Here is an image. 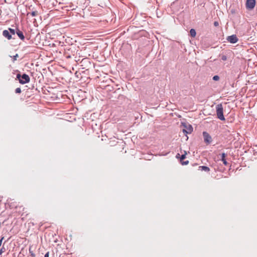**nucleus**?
<instances>
[{
  "mask_svg": "<svg viewBox=\"0 0 257 257\" xmlns=\"http://www.w3.org/2000/svg\"><path fill=\"white\" fill-rule=\"evenodd\" d=\"M17 79L19 81V82L22 84H24L29 83L30 81V77L28 75L24 73L21 75L20 73L17 74Z\"/></svg>",
  "mask_w": 257,
  "mask_h": 257,
  "instance_id": "f257e3e1",
  "label": "nucleus"
},
{
  "mask_svg": "<svg viewBox=\"0 0 257 257\" xmlns=\"http://www.w3.org/2000/svg\"><path fill=\"white\" fill-rule=\"evenodd\" d=\"M216 111L217 118L221 120H225L223 115V108L222 104H218L216 106Z\"/></svg>",
  "mask_w": 257,
  "mask_h": 257,
  "instance_id": "f03ea898",
  "label": "nucleus"
},
{
  "mask_svg": "<svg viewBox=\"0 0 257 257\" xmlns=\"http://www.w3.org/2000/svg\"><path fill=\"white\" fill-rule=\"evenodd\" d=\"M184 126L183 132L184 134H190L193 131V127L191 124H187L185 123H182Z\"/></svg>",
  "mask_w": 257,
  "mask_h": 257,
  "instance_id": "7ed1b4c3",
  "label": "nucleus"
},
{
  "mask_svg": "<svg viewBox=\"0 0 257 257\" xmlns=\"http://www.w3.org/2000/svg\"><path fill=\"white\" fill-rule=\"evenodd\" d=\"M203 136L204 138V141L205 143L209 144L212 142V138L210 135L206 132H203Z\"/></svg>",
  "mask_w": 257,
  "mask_h": 257,
  "instance_id": "20e7f679",
  "label": "nucleus"
},
{
  "mask_svg": "<svg viewBox=\"0 0 257 257\" xmlns=\"http://www.w3.org/2000/svg\"><path fill=\"white\" fill-rule=\"evenodd\" d=\"M255 5V0H247L246 3V7L247 9L251 10L253 9Z\"/></svg>",
  "mask_w": 257,
  "mask_h": 257,
  "instance_id": "39448f33",
  "label": "nucleus"
},
{
  "mask_svg": "<svg viewBox=\"0 0 257 257\" xmlns=\"http://www.w3.org/2000/svg\"><path fill=\"white\" fill-rule=\"evenodd\" d=\"M226 39L228 42L232 44L236 43L238 40L235 35L228 36Z\"/></svg>",
  "mask_w": 257,
  "mask_h": 257,
  "instance_id": "423d86ee",
  "label": "nucleus"
},
{
  "mask_svg": "<svg viewBox=\"0 0 257 257\" xmlns=\"http://www.w3.org/2000/svg\"><path fill=\"white\" fill-rule=\"evenodd\" d=\"M3 35L5 37L7 38L8 40H11V39H12V35L10 34V32H9L8 30H5L3 31Z\"/></svg>",
  "mask_w": 257,
  "mask_h": 257,
  "instance_id": "0eeeda50",
  "label": "nucleus"
},
{
  "mask_svg": "<svg viewBox=\"0 0 257 257\" xmlns=\"http://www.w3.org/2000/svg\"><path fill=\"white\" fill-rule=\"evenodd\" d=\"M16 34L22 40H24L25 39V36L23 34V33L19 29H17L16 31Z\"/></svg>",
  "mask_w": 257,
  "mask_h": 257,
  "instance_id": "6e6552de",
  "label": "nucleus"
},
{
  "mask_svg": "<svg viewBox=\"0 0 257 257\" xmlns=\"http://www.w3.org/2000/svg\"><path fill=\"white\" fill-rule=\"evenodd\" d=\"M221 161L223 162V163L224 165L227 166L228 165V163L225 159V157L226 156V154L224 153H223L221 154Z\"/></svg>",
  "mask_w": 257,
  "mask_h": 257,
  "instance_id": "1a4fd4ad",
  "label": "nucleus"
},
{
  "mask_svg": "<svg viewBox=\"0 0 257 257\" xmlns=\"http://www.w3.org/2000/svg\"><path fill=\"white\" fill-rule=\"evenodd\" d=\"M199 170H201V171H204L205 172H209L210 171L209 168L207 166H199Z\"/></svg>",
  "mask_w": 257,
  "mask_h": 257,
  "instance_id": "9d476101",
  "label": "nucleus"
},
{
  "mask_svg": "<svg viewBox=\"0 0 257 257\" xmlns=\"http://www.w3.org/2000/svg\"><path fill=\"white\" fill-rule=\"evenodd\" d=\"M196 31L195 29H191L190 30V35L192 37H195V36H196Z\"/></svg>",
  "mask_w": 257,
  "mask_h": 257,
  "instance_id": "9b49d317",
  "label": "nucleus"
},
{
  "mask_svg": "<svg viewBox=\"0 0 257 257\" xmlns=\"http://www.w3.org/2000/svg\"><path fill=\"white\" fill-rule=\"evenodd\" d=\"M31 15L32 17H36L38 15V13L37 11H33L32 13H28L27 15Z\"/></svg>",
  "mask_w": 257,
  "mask_h": 257,
  "instance_id": "f8f14e48",
  "label": "nucleus"
},
{
  "mask_svg": "<svg viewBox=\"0 0 257 257\" xmlns=\"http://www.w3.org/2000/svg\"><path fill=\"white\" fill-rule=\"evenodd\" d=\"M7 241H5L4 243L3 247L0 249V255L4 252L6 251V248L4 247V244L6 243Z\"/></svg>",
  "mask_w": 257,
  "mask_h": 257,
  "instance_id": "ddd939ff",
  "label": "nucleus"
},
{
  "mask_svg": "<svg viewBox=\"0 0 257 257\" xmlns=\"http://www.w3.org/2000/svg\"><path fill=\"white\" fill-rule=\"evenodd\" d=\"M9 32H10V34L11 35H15V33H16L15 30L12 29V28H9Z\"/></svg>",
  "mask_w": 257,
  "mask_h": 257,
  "instance_id": "4468645a",
  "label": "nucleus"
},
{
  "mask_svg": "<svg viewBox=\"0 0 257 257\" xmlns=\"http://www.w3.org/2000/svg\"><path fill=\"white\" fill-rule=\"evenodd\" d=\"M187 153L186 152H185L184 154H182L180 157V161H182V160H184L186 158V155Z\"/></svg>",
  "mask_w": 257,
  "mask_h": 257,
  "instance_id": "2eb2a0df",
  "label": "nucleus"
},
{
  "mask_svg": "<svg viewBox=\"0 0 257 257\" xmlns=\"http://www.w3.org/2000/svg\"><path fill=\"white\" fill-rule=\"evenodd\" d=\"M31 249H32V247H30V248H29L30 253L32 257H35V254H34V253L33 252V251Z\"/></svg>",
  "mask_w": 257,
  "mask_h": 257,
  "instance_id": "dca6fc26",
  "label": "nucleus"
},
{
  "mask_svg": "<svg viewBox=\"0 0 257 257\" xmlns=\"http://www.w3.org/2000/svg\"><path fill=\"white\" fill-rule=\"evenodd\" d=\"M212 79L214 81H218L219 79V77L218 75H215L213 77Z\"/></svg>",
  "mask_w": 257,
  "mask_h": 257,
  "instance_id": "f3484780",
  "label": "nucleus"
},
{
  "mask_svg": "<svg viewBox=\"0 0 257 257\" xmlns=\"http://www.w3.org/2000/svg\"><path fill=\"white\" fill-rule=\"evenodd\" d=\"M19 57V55L18 54H16L15 56L13 57V61L14 62L17 59V58Z\"/></svg>",
  "mask_w": 257,
  "mask_h": 257,
  "instance_id": "a211bd4d",
  "label": "nucleus"
},
{
  "mask_svg": "<svg viewBox=\"0 0 257 257\" xmlns=\"http://www.w3.org/2000/svg\"><path fill=\"white\" fill-rule=\"evenodd\" d=\"M15 92L16 93H20L21 92V89L20 88H17L16 89H15Z\"/></svg>",
  "mask_w": 257,
  "mask_h": 257,
  "instance_id": "6ab92c4d",
  "label": "nucleus"
},
{
  "mask_svg": "<svg viewBox=\"0 0 257 257\" xmlns=\"http://www.w3.org/2000/svg\"><path fill=\"white\" fill-rule=\"evenodd\" d=\"M221 60L223 61H225L227 60V57L225 55H222L221 57Z\"/></svg>",
  "mask_w": 257,
  "mask_h": 257,
  "instance_id": "aec40b11",
  "label": "nucleus"
},
{
  "mask_svg": "<svg viewBox=\"0 0 257 257\" xmlns=\"http://www.w3.org/2000/svg\"><path fill=\"white\" fill-rule=\"evenodd\" d=\"M188 163H189L188 161H186L182 162V165H185L188 164Z\"/></svg>",
  "mask_w": 257,
  "mask_h": 257,
  "instance_id": "412c9836",
  "label": "nucleus"
},
{
  "mask_svg": "<svg viewBox=\"0 0 257 257\" xmlns=\"http://www.w3.org/2000/svg\"><path fill=\"white\" fill-rule=\"evenodd\" d=\"M218 25H219V23H218V22H217V21H215V22H214V26H215V27H217V26H218Z\"/></svg>",
  "mask_w": 257,
  "mask_h": 257,
  "instance_id": "4be33fe9",
  "label": "nucleus"
},
{
  "mask_svg": "<svg viewBox=\"0 0 257 257\" xmlns=\"http://www.w3.org/2000/svg\"><path fill=\"white\" fill-rule=\"evenodd\" d=\"M4 239V237H2L1 238V239H0V246H1L2 245V241L3 240V239Z\"/></svg>",
  "mask_w": 257,
  "mask_h": 257,
  "instance_id": "5701e85b",
  "label": "nucleus"
},
{
  "mask_svg": "<svg viewBox=\"0 0 257 257\" xmlns=\"http://www.w3.org/2000/svg\"><path fill=\"white\" fill-rule=\"evenodd\" d=\"M49 252H47L45 255H44V257H49Z\"/></svg>",
  "mask_w": 257,
  "mask_h": 257,
  "instance_id": "b1692460",
  "label": "nucleus"
}]
</instances>
